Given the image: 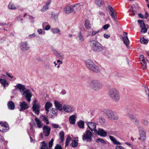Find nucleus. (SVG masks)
Returning a JSON list of instances; mask_svg holds the SVG:
<instances>
[{
	"mask_svg": "<svg viewBox=\"0 0 149 149\" xmlns=\"http://www.w3.org/2000/svg\"><path fill=\"white\" fill-rule=\"evenodd\" d=\"M89 44L92 50L94 52H100L103 49L102 45L97 41L91 39Z\"/></svg>",
	"mask_w": 149,
	"mask_h": 149,
	"instance_id": "obj_1",
	"label": "nucleus"
},
{
	"mask_svg": "<svg viewBox=\"0 0 149 149\" xmlns=\"http://www.w3.org/2000/svg\"><path fill=\"white\" fill-rule=\"evenodd\" d=\"M108 94L109 97L113 101L118 102L119 100V92L116 88L114 87L110 88Z\"/></svg>",
	"mask_w": 149,
	"mask_h": 149,
	"instance_id": "obj_2",
	"label": "nucleus"
},
{
	"mask_svg": "<svg viewBox=\"0 0 149 149\" xmlns=\"http://www.w3.org/2000/svg\"><path fill=\"white\" fill-rule=\"evenodd\" d=\"M89 87L93 90L97 91L101 89L103 86L102 84L97 80H92L89 85Z\"/></svg>",
	"mask_w": 149,
	"mask_h": 149,
	"instance_id": "obj_3",
	"label": "nucleus"
},
{
	"mask_svg": "<svg viewBox=\"0 0 149 149\" xmlns=\"http://www.w3.org/2000/svg\"><path fill=\"white\" fill-rule=\"evenodd\" d=\"M106 113L108 118L111 120H117L119 118L118 114L111 110H106Z\"/></svg>",
	"mask_w": 149,
	"mask_h": 149,
	"instance_id": "obj_4",
	"label": "nucleus"
},
{
	"mask_svg": "<svg viewBox=\"0 0 149 149\" xmlns=\"http://www.w3.org/2000/svg\"><path fill=\"white\" fill-rule=\"evenodd\" d=\"M33 107L32 109L33 111L35 112L36 114L38 115L40 112V105L38 103L36 99H35L32 102Z\"/></svg>",
	"mask_w": 149,
	"mask_h": 149,
	"instance_id": "obj_5",
	"label": "nucleus"
},
{
	"mask_svg": "<svg viewBox=\"0 0 149 149\" xmlns=\"http://www.w3.org/2000/svg\"><path fill=\"white\" fill-rule=\"evenodd\" d=\"M92 135V134L90 131L87 130L86 134L83 135V139L84 140H86L88 142L91 141H92L91 136Z\"/></svg>",
	"mask_w": 149,
	"mask_h": 149,
	"instance_id": "obj_6",
	"label": "nucleus"
},
{
	"mask_svg": "<svg viewBox=\"0 0 149 149\" xmlns=\"http://www.w3.org/2000/svg\"><path fill=\"white\" fill-rule=\"evenodd\" d=\"M108 8L111 13L110 15L112 17L113 19L116 22V24H118V21H117V18L116 12L111 6L109 5Z\"/></svg>",
	"mask_w": 149,
	"mask_h": 149,
	"instance_id": "obj_7",
	"label": "nucleus"
},
{
	"mask_svg": "<svg viewBox=\"0 0 149 149\" xmlns=\"http://www.w3.org/2000/svg\"><path fill=\"white\" fill-rule=\"evenodd\" d=\"M139 130L140 135V137L139 139L142 141H145L146 139V131L143 129H140L139 128Z\"/></svg>",
	"mask_w": 149,
	"mask_h": 149,
	"instance_id": "obj_8",
	"label": "nucleus"
},
{
	"mask_svg": "<svg viewBox=\"0 0 149 149\" xmlns=\"http://www.w3.org/2000/svg\"><path fill=\"white\" fill-rule=\"evenodd\" d=\"M85 123L88 126V128L92 131L95 132L96 129V124L93 122L86 121Z\"/></svg>",
	"mask_w": 149,
	"mask_h": 149,
	"instance_id": "obj_9",
	"label": "nucleus"
},
{
	"mask_svg": "<svg viewBox=\"0 0 149 149\" xmlns=\"http://www.w3.org/2000/svg\"><path fill=\"white\" fill-rule=\"evenodd\" d=\"M22 95L24 96L27 101L29 102L31 100V98L32 95L30 90L27 89L25 91L22 93Z\"/></svg>",
	"mask_w": 149,
	"mask_h": 149,
	"instance_id": "obj_10",
	"label": "nucleus"
},
{
	"mask_svg": "<svg viewBox=\"0 0 149 149\" xmlns=\"http://www.w3.org/2000/svg\"><path fill=\"white\" fill-rule=\"evenodd\" d=\"M94 134H98L100 136L105 137L107 136V133L102 129L99 128L97 130H96L95 132H93Z\"/></svg>",
	"mask_w": 149,
	"mask_h": 149,
	"instance_id": "obj_11",
	"label": "nucleus"
},
{
	"mask_svg": "<svg viewBox=\"0 0 149 149\" xmlns=\"http://www.w3.org/2000/svg\"><path fill=\"white\" fill-rule=\"evenodd\" d=\"M0 125L1 128V129L2 131L6 132L9 130V125L6 122L3 123V122H0ZM0 130L1 131V130Z\"/></svg>",
	"mask_w": 149,
	"mask_h": 149,
	"instance_id": "obj_12",
	"label": "nucleus"
},
{
	"mask_svg": "<svg viewBox=\"0 0 149 149\" xmlns=\"http://www.w3.org/2000/svg\"><path fill=\"white\" fill-rule=\"evenodd\" d=\"M20 48L22 51H26L29 48L27 42H22L20 43Z\"/></svg>",
	"mask_w": 149,
	"mask_h": 149,
	"instance_id": "obj_13",
	"label": "nucleus"
},
{
	"mask_svg": "<svg viewBox=\"0 0 149 149\" xmlns=\"http://www.w3.org/2000/svg\"><path fill=\"white\" fill-rule=\"evenodd\" d=\"M123 37H122V40L126 46L129 48V40L127 37V33L126 32H124Z\"/></svg>",
	"mask_w": 149,
	"mask_h": 149,
	"instance_id": "obj_14",
	"label": "nucleus"
},
{
	"mask_svg": "<svg viewBox=\"0 0 149 149\" xmlns=\"http://www.w3.org/2000/svg\"><path fill=\"white\" fill-rule=\"evenodd\" d=\"M50 128L48 125H45L43 127V131L46 136H48L50 134Z\"/></svg>",
	"mask_w": 149,
	"mask_h": 149,
	"instance_id": "obj_15",
	"label": "nucleus"
},
{
	"mask_svg": "<svg viewBox=\"0 0 149 149\" xmlns=\"http://www.w3.org/2000/svg\"><path fill=\"white\" fill-rule=\"evenodd\" d=\"M19 106L20 107V108L19 109L20 111H22L23 110H25L29 107L25 101L20 102L19 103Z\"/></svg>",
	"mask_w": 149,
	"mask_h": 149,
	"instance_id": "obj_16",
	"label": "nucleus"
},
{
	"mask_svg": "<svg viewBox=\"0 0 149 149\" xmlns=\"http://www.w3.org/2000/svg\"><path fill=\"white\" fill-rule=\"evenodd\" d=\"M85 63L86 67L89 70L95 63L89 59L86 60Z\"/></svg>",
	"mask_w": 149,
	"mask_h": 149,
	"instance_id": "obj_17",
	"label": "nucleus"
},
{
	"mask_svg": "<svg viewBox=\"0 0 149 149\" xmlns=\"http://www.w3.org/2000/svg\"><path fill=\"white\" fill-rule=\"evenodd\" d=\"M91 71L95 73H98L100 71V69L99 67L96 65L94 64L92 66V67L89 69Z\"/></svg>",
	"mask_w": 149,
	"mask_h": 149,
	"instance_id": "obj_18",
	"label": "nucleus"
},
{
	"mask_svg": "<svg viewBox=\"0 0 149 149\" xmlns=\"http://www.w3.org/2000/svg\"><path fill=\"white\" fill-rule=\"evenodd\" d=\"M15 86L17 87V88L22 93V92L24 91L26 89L25 86L20 84H17Z\"/></svg>",
	"mask_w": 149,
	"mask_h": 149,
	"instance_id": "obj_19",
	"label": "nucleus"
},
{
	"mask_svg": "<svg viewBox=\"0 0 149 149\" xmlns=\"http://www.w3.org/2000/svg\"><path fill=\"white\" fill-rule=\"evenodd\" d=\"M51 2V0H49L46 3L45 5L43 6L42 8L41 9V11L42 12H44L47 10L49 8L48 5H49Z\"/></svg>",
	"mask_w": 149,
	"mask_h": 149,
	"instance_id": "obj_20",
	"label": "nucleus"
},
{
	"mask_svg": "<svg viewBox=\"0 0 149 149\" xmlns=\"http://www.w3.org/2000/svg\"><path fill=\"white\" fill-rule=\"evenodd\" d=\"M77 38L78 39L79 42L80 43H81L84 41V37L82 35L81 31L79 32L78 33Z\"/></svg>",
	"mask_w": 149,
	"mask_h": 149,
	"instance_id": "obj_21",
	"label": "nucleus"
},
{
	"mask_svg": "<svg viewBox=\"0 0 149 149\" xmlns=\"http://www.w3.org/2000/svg\"><path fill=\"white\" fill-rule=\"evenodd\" d=\"M63 109L68 112H70L72 111V108L68 105H64L63 107Z\"/></svg>",
	"mask_w": 149,
	"mask_h": 149,
	"instance_id": "obj_22",
	"label": "nucleus"
},
{
	"mask_svg": "<svg viewBox=\"0 0 149 149\" xmlns=\"http://www.w3.org/2000/svg\"><path fill=\"white\" fill-rule=\"evenodd\" d=\"M8 109L10 110L14 109L15 107L14 102L11 101H9L8 103Z\"/></svg>",
	"mask_w": 149,
	"mask_h": 149,
	"instance_id": "obj_23",
	"label": "nucleus"
},
{
	"mask_svg": "<svg viewBox=\"0 0 149 149\" xmlns=\"http://www.w3.org/2000/svg\"><path fill=\"white\" fill-rule=\"evenodd\" d=\"M85 26L86 29L88 30L90 29L91 28V24L89 21L88 19H86L85 22Z\"/></svg>",
	"mask_w": 149,
	"mask_h": 149,
	"instance_id": "obj_24",
	"label": "nucleus"
},
{
	"mask_svg": "<svg viewBox=\"0 0 149 149\" xmlns=\"http://www.w3.org/2000/svg\"><path fill=\"white\" fill-rule=\"evenodd\" d=\"M72 11H73V9L71 7L69 6L66 7L64 10V12L67 14L71 13Z\"/></svg>",
	"mask_w": 149,
	"mask_h": 149,
	"instance_id": "obj_25",
	"label": "nucleus"
},
{
	"mask_svg": "<svg viewBox=\"0 0 149 149\" xmlns=\"http://www.w3.org/2000/svg\"><path fill=\"white\" fill-rule=\"evenodd\" d=\"M109 137L110 139L113 141L114 144L116 145H121V143L118 141L113 136H110Z\"/></svg>",
	"mask_w": 149,
	"mask_h": 149,
	"instance_id": "obj_26",
	"label": "nucleus"
},
{
	"mask_svg": "<svg viewBox=\"0 0 149 149\" xmlns=\"http://www.w3.org/2000/svg\"><path fill=\"white\" fill-rule=\"evenodd\" d=\"M54 104L56 107L59 110H62V105L58 102L55 101Z\"/></svg>",
	"mask_w": 149,
	"mask_h": 149,
	"instance_id": "obj_27",
	"label": "nucleus"
},
{
	"mask_svg": "<svg viewBox=\"0 0 149 149\" xmlns=\"http://www.w3.org/2000/svg\"><path fill=\"white\" fill-rule=\"evenodd\" d=\"M35 120L36 122V124L37 127L39 128L42 127L43 126V124L42 123L39 119L37 118L36 117L35 118Z\"/></svg>",
	"mask_w": 149,
	"mask_h": 149,
	"instance_id": "obj_28",
	"label": "nucleus"
},
{
	"mask_svg": "<svg viewBox=\"0 0 149 149\" xmlns=\"http://www.w3.org/2000/svg\"><path fill=\"white\" fill-rule=\"evenodd\" d=\"M77 124L79 128L81 129L84 128V122L81 120H80L77 123Z\"/></svg>",
	"mask_w": 149,
	"mask_h": 149,
	"instance_id": "obj_29",
	"label": "nucleus"
},
{
	"mask_svg": "<svg viewBox=\"0 0 149 149\" xmlns=\"http://www.w3.org/2000/svg\"><path fill=\"white\" fill-rule=\"evenodd\" d=\"M104 0H95V3L99 6H102L103 4Z\"/></svg>",
	"mask_w": 149,
	"mask_h": 149,
	"instance_id": "obj_30",
	"label": "nucleus"
},
{
	"mask_svg": "<svg viewBox=\"0 0 149 149\" xmlns=\"http://www.w3.org/2000/svg\"><path fill=\"white\" fill-rule=\"evenodd\" d=\"M42 146L40 149H50L49 148L47 144L45 141H43L41 143Z\"/></svg>",
	"mask_w": 149,
	"mask_h": 149,
	"instance_id": "obj_31",
	"label": "nucleus"
},
{
	"mask_svg": "<svg viewBox=\"0 0 149 149\" xmlns=\"http://www.w3.org/2000/svg\"><path fill=\"white\" fill-rule=\"evenodd\" d=\"M52 106V104L49 102H47L45 105V108L47 112L49 111V108Z\"/></svg>",
	"mask_w": 149,
	"mask_h": 149,
	"instance_id": "obj_32",
	"label": "nucleus"
},
{
	"mask_svg": "<svg viewBox=\"0 0 149 149\" xmlns=\"http://www.w3.org/2000/svg\"><path fill=\"white\" fill-rule=\"evenodd\" d=\"M0 83L4 86H7L8 85V82L5 79H2L0 78Z\"/></svg>",
	"mask_w": 149,
	"mask_h": 149,
	"instance_id": "obj_33",
	"label": "nucleus"
},
{
	"mask_svg": "<svg viewBox=\"0 0 149 149\" xmlns=\"http://www.w3.org/2000/svg\"><path fill=\"white\" fill-rule=\"evenodd\" d=\"M8 7L9 9L10 10H15L16 7L15 5L11 3H10L8 5Z\"/></svg>",
	"mask_w": 149,
	"mask_h": 149,
	"instance_id": "obj_34",
	"label": "nucleus"
},
{
	"mask_svg": "<svg viewBox=\"0 0 149 149\" xmlns=\"http://www.w3.org/2000/svg\"><path fill=\"white\" fill-rule=\"evenodd\" d=\"M56 56L58 58L62 59L64 58V55L62 54L59 53H56Z\"/></svg>",
	"mask_w": 149,
	"mask_h": 149,
	"instance_id": "obj_35",
	"label": "nucleus"
},
{
	"mask_svg": "<svg viewBox=\"0 0 149 149\" xmlns=\"http://www.w3.org/2000/svg\"><path fill=\"white\" fill-rule=\"evenodd\" d=\"M69 121L71 124H74V115H72L69 117Z\"/></svg>",
	"mask_w": 149,
	"mask_h": 149,
	"instance_id": "obj_36",
	"label": "nucleus"
},
{
	"mask_svg": "<svg viewBox=\"0 0 149 149\" xmlns=\"http://www.w3.org/2000/svg\"><path fill=\"white\" fill-rule=\"evenodd\" d=\"M64 133L63 131H61L59 134V136L60 139H61L62 142L64 140Z\"/></svg>",
	"mask_w": 149,
	"mask_h": 149,
	"instance_id": "obj_37",
	"label": "nucleus"
},
{
	"mask_svg": "<svg viewBox=\"0 0 149 149\" xmlns=\"http://www.w3.org/2000/svg\"><path fill=\"white\" fill-rule=\"evenodd\" d=\"M52 32L54 33H58L61 34L60 31L57 28H53L51 30Z\"/></svg>",
	"mask_w": 149,
	"mask_h": 149,
	"instance_id": "obj_38",
	"label": "nucleus"
},
{
	"mask_svg": "<svg viewBox=\"0 0 149 149\" xmlns=\"http://www.w3.org/2000/svg\"><path fill=\"white\" fill-rule=\"evenodd\" d=\"M138 22L140 24V26L141 28L146 27L145 24L142 20H139L138 21Z\"/></svg>",
	"mask_w": 149,
	"mask_h": 149,
	"instance_id": "obj_39",
	"label": "nucleus"
},
{
	"mask_svg": "<svg viewBox=\"0 0 149 149\" xmlns=\"http://www.w3.org/2000/svg\"><path fill=\"white\" fill-rule=\"evenodd\" d=\"M96 141L98 143H101L103 144L105 143V141L103 139L101 138H98L96 139Z\"/></svg>",
	"mask_w": 149,
	"mask_h": 149,
	"instance_id": "obj_40",
	"label": "nucleus"
},
{
	"mask_svg": "<svg viewBox=\"0 0 149 149\" xmlns=\"http://www.w3.org/2000/svg\"><path fill=\"white\" fill-rule=\"evenodd\" d=\"M58 14L57 13H52L51 17L54 19H56L58 16Z\"/></svg>",
	"mask_w": 149,
	"mask_h": 149,
	"instance_id": "obj_41",
	"label": "nucleus"
},
{
	"mask_svg": "<svg viewBox=\"0 0 149 149\" xmlns=\"http://www.w3.org/2000/svg\"><path fill=\"white\" fill-rule=\"evenodd\" d=\"M82 6L79 3L75 5V8L77 11L79 10L81 8Z\"/></svg>",
	"mask_w": 149,
	"mask_h": 149,
	"instance_id": "obj_42",
	"label": "nucleus"
},
{
	"mask_svg": "<svg viewBox=\"0 0 149 149\" xmlns=\"http://www.w3.org/2000/svg\"><path fill=\"white\" fill-rule=\"evenodd\" d=\"M139 58L141 61L142 62H141L142 63H146V61H145V59L143 55H141L140 56Z\"/></svg>",
	"mask_w": 149,
	"mask_h": 149,
	"instance_id": "obj_43",
	"label": "nucleus"
},
{
	"mask_svg": "<svg viewBox=\"0 0 149 149\" xmlns=\"http://www.w3.org/2000/svg\"><path fill=\"white\" fill-rule=\"evenodd\" d=\"M98 120L100 123L101 124H102L104 123L105 122V119L104 118L102 117H101L99 118L98 119Z\"/></svg>",
	"mask_w": 149,
	"mask_h": 149,
	"instance_id": "obj_44",
	"label": "nucleus"
},
{
	"mask_svg": "<svg viewBox=\"0 0 149 149\" xmlns=\"http://www.w3.org/2000/svg\"><path fill=\"white\" fill-rule=\"evenodd\" d=\"M71 140V138L70 137L68 136L66 140L65 146H67L69 144L70 141Z\"/></svg>",
	"mask_w": 149,
	"mask_h": 149,
	"instance_id": "obj_45",
	"label": "nucleus"
},
{
	"mask_svg": "<svg viewBox=\"0 0 149 149\" xmlns=\"http://www.w3.org/2000/svg\"><path fill=\"white\" fill-rule=\"evenodd\" d=\"M53 141L54 140L53 139H52L49 142V146L50 149L52 146Z\"/></svg>",
	"mask_w": 149,
	"mask_h": 149,
	"instance_id": "obj_46",
	"label": "nucleus"
},
{
	"mask_svg": "<svg viewBox=\"0 0 149 149\" xmlns=\"http://www.w3.org/2000/svg\"><path fill=\"white\" fill-rule=\"evenodd\" d=\"M141 64H142V68H143V70H146V65H147V63H141Z\"/></svg>",
	"mask_w": 149,
	"mask_h": 149,
	"instance_id": "obj_47",
	"label": "nucleus"
},
{
	"mask_svg": "<svg viewBox=\"0 0 149 149\" xmlns=\"http://www.w3.org/2000/svg\"><path fill=\"white\" fill-rule=\"evenodd\" d=\"M133 122L135 125H138L139 124V121L136 118L134 120V121Z\"/></svg>",
	"mask_w": 149,
	"mask_h": 149,
	"instance_id": "obj_48",
	"label": "nucleus"
},
{
	"mask_svg": "<svg viewBox=\"0 0 149 149\" xmlns=\"http://www.w3.org/2000/svg\"><path fill=\"white\" fill-rule=\"evenodd\" d=\"M147 31V29L145 27L141 28V32L145 33H146Z\"/></svg>",
	"mask_w": 149,
	"mask_h": 149,
	"instance_id": "obj_49",
	"label": "nucleus"
},
{
	"mask_svg": "<svg viewBox=\"0 0 149 149\" xmlns=\"http://www.w3.org/2000/svg\"><path fill=\"white\" fill-rule=\"evenodd\" d=\"M52 113L53 114L57 115V111L56 109L53 108L52 109Z\"/></svg>",
	"mask_w": 149,
	"mask_h": 149,
	"instance_id": "obj_50",
	"label": "nucleus"
},
{
	"mask_svg": "<svg viewBox=\"0 0 149 149\" xmlns=\"http://www.w3.org/2000/svg\"><path fill=\"white\" fill-rule=\"evenodd\" d=\"M142 122L145 125H148V122L147 120L143 119L142 120Z\"/></svg>",
	"mask_w": 149,
	"mask_h": 149,
	"instance_id": "obj_51",
	"label": "nucleus"
},
{
	"mask_svg": "<svg viewBox=\"0 0 149 149\" xmlns=\"http://www.w3.org/2000/svg\"><path fill=\"white\" fill-rule=\"evenodd\" d=\"M140 41L142 43L145 44L146 42V40L144 37H143L140 39Z\"/></svg>",
	"mask_w": 149,
	"mask_h": 149,
	"instance_id": "obj_52",
	"label": "nucleus"
},
{
	"mask_svg": "<svg viewBox=\"0 0 149 149\" xmlns=\"http://www.w3.org/2000/svg\"><path fill=\"white\" fill-rule=\"evenodd\" d=\"M99 30L97 31H92V36H94L96 34H97L99 32Z\"/></svg>",
	"mask_w": 149,
	"mask_h": 149,
	"instance_id": "obj_53",
	"label": "nucleus"
},
{
	"mask_svg": "<svg viewBox=\"0 0 149 149\" xmlns=\"http://www.w3.org/2000/svg\"><path fill=\"white\" fill-rule=\"evenodd\" d=\"M109 27V24H106V25H104L103 28V29L104 30L107 29H108Z\"/></svg>",
	"mask_w": 149,
	"mask_h": 149,
	"instance_id": "obj_54",
	"label": "nucleus"
},
{
	"mask_svg": "<svg viewBox=\"0 0 149 149\" xmlns=\"http://www.w3.org/2000/svg\"><path fill=\"white\" fill-rule=\"evenodd\" d=\"M54 149H62L61 146L58 144H57L55 147Z\"/></svg>",
	"mask_w": 149,
	"mask_h": 149,
	"instance_id": "obj_55",
	"label": "nucleus"
},
{
	"mask_svg": "<svg viewBox=\"0 0 149 149\" xmlns=\"http://www.w3.org/2000/svg\"><path fill=\"white\" fill-rule=\"evenodd\" d=\"M50 28V26L49 25L47 24V26L45 27L44 29L46 30H49Z\"/></svg>",
	"mask_w": 149,
	"mask_h": 149,
	"instance_id": "obj_56",
	"label": "nucleus"
},
{
	"mask_svg": "<svg viewBox=\"0 0 149 149\" xmlns=\"http://www.w3.org/2000/svg\"><path fill=\"white\" fill-rule=\"evenodd\" d=\"M116 149H125V148L121 146H117L116 147Z\"/></svg>",
	"mask_w": 149,
	"mask_h": 149,
	"instance_id": "obj_57",
	"label": "nucleus"
},
{
	"mask_svg": "<svg viewBox=\"0 0 149 149\" xmlns=\"http://www.w3.org/2000/svg\"><path fill=\"white\" fill-rule=\"evenodd\" d=\"M78 140V138H75V147L77 146L78 145V143L77 142V141Z\"/></svg>",
	"mask_w": 149,
	"mask_h": 149,
	"instance_id": "obj_58",
	"label": "nucleus"
},
{
	"mask_svg": "<svg viewBox=\"0 0 149 149\" xmlns=\"http://www.w3.org/2000/svg\"><path fill=\"white\" fill-rule=\"evenodd\" d=\"M53 126L55 128H57L59 127V126L58 124H52Z\"/></svg>",
	"mask_w": 149,
	"mask_h": 149,
	"instance_id": "obj_59",
	"label": "nucleus"
},
{
	"mask_svg": "<svg viewBox=\"0 0 149 149\" xmlns=\"http://www.w3.org/2000/svg\"><path fill=\"white\" fill-rule=\"evenodd\" d=\"M145 90L146 92V94L147 95H148L149 94V91L148 88L145 87Z\"/></svg>",
	"mask_w": 149,
	"mask_h": 149,
	"instance_id": "obj_60",
	"label": "nucleus"
},
{
	"mask_svg": "<svg viewBox=\"0 0 149 149\" xmlns=\"http://www.w3.org/2000/svg\"><path fill=\"white\" fill-rule=\"evenodd\" d=\"M47 22H44L42 24V27L43 28H45V27L47 26Z\"/></svg>",
	"mask_w": 149,
	"mask_h": 149,
	"instance_id": "obj_61",
	"label": "nucleus"
},
{
	"mask_svg": "<svg viewBox=\"0 0 149 149\" xmlns=\"http://www.w3.org/2000/svg\"><path fill=\"white\" fill-rule=\"evenodd\" d=\"M136 117L133 116V115L132 116L131 118H130V119L132 121H134V120L136 118Z\"/></svg>",
	"mask_w": 149,
	"mask_h": 149,
	"instance_id": "obj_62",
	"label": "nucleus"
},
{
	"mask_svg": "<svg viewBox=\"0 0 149 149\" xmlns=\"http://www.w3.org/2000/svg\"><path fill=\"white\" fill-rule=\"evenodd\" d=\"M104 37L107 38H108L109 37H110V35L109 34H107L105 33L104 34Z\"/></svg>",
	"mask_w": 149,
	"mask_h": 149,
	"instance_id": "obj_63",
	"label": "nucleus"
},
{
	"mask_svg": "<svg viewBox=\"0 0 149 149\" xmlns=\"http://www.w3.org/2000/svg\"><path fill=\"white\" fill-rule=\"evenodd\" d=\"M138 15L139 17L141 18H143V14L141 13H140L138 14Z\"/></svg>",
	"mask_w": 149,
	"mask_h": 149,
	"instance_id": "obj_64",
	"label": "nucleus"
}]
</instances>
